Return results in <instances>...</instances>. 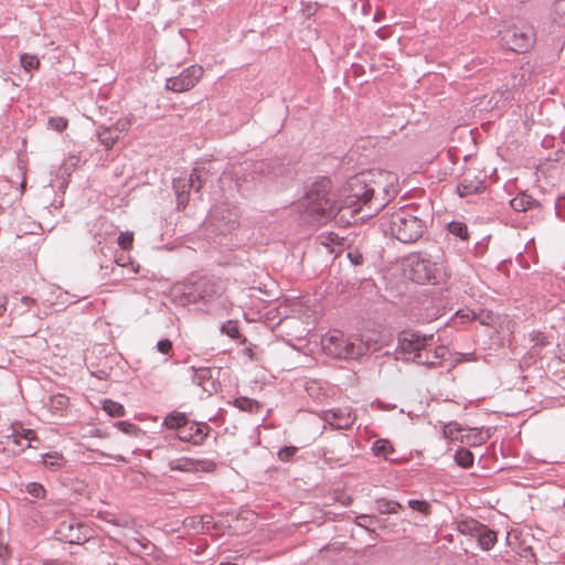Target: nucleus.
Instances as JSON below:
<instances>
[{
  "label": "nucleus",
  "mask_w": 565,
  "mask_h": 565,
  "mask_svg": "<svg viewBox=\"0 0 565 565\" xmlns=\"http://www.w3.org/2000/svg\"><path fill=\"white\" fill-rule=\"evenodd\" d=\"M396 177L387 171L362 172L350 179L348 193L340 202L330 195L331 181L327 178L315 182L300 202V207L311 221H327L345 212L354 213L366 209L367 216L380 212L394 196V181Z\"/></svg>",
  "instance_id": "1"
},
{
  "label": "nucleus",
  "mask_w": 565,
  "mask_h": 565,
  "mask_svg": "<svg viewBox=\"0 0 565 565\" xmlns=\"http://www.w3.org/2000/svg\"><path fill=\"white\" fill-rule=\"evenodd\" d=\"M226 280L214 275L191 274L171 289L173 302L180 306L199 305L206 315H230L232 302L225 295Z\"/></svg>",
  "instance_id": "2"
},
{
  "label": "nucleus",
  "mask_w": 565,
  "mask_h": 565,
  "mask_svg": "<svg viewBox=\"0 0 565 565\" xmlns=\"http://www.w3.org/2000/svg\"><path fill=\"white\" fill-rule=\"evenodd\" d=\"M431 222V215L420 211L418 206L401 207L380 218L383 232L404 244H413L420 239Z\"/></svg>",
  "instance_id": "3"
},
{
  "label": "nucleus",
  "mask_w": 565,
  "mask_h": 565,
  "mask_svg": "<svg viewBox=\"0 0 565 565\" xmlns=\"http://www.w3.org/2000/svg\"><path fill=\"white\" fill-rule=\"evenodd\" d=\"M411 279L419 285H446L451 271L444 252L439 248L435 254L427 252L412 253L406 257Z\"/></svg>",
  "instance_id": "4"
},
{
  "label": "nucleus",
  "mask_w": 565,
  "mask_h": 565,
  "mask_svg": "<svg viewBox=\"0 0 565 565\" xmlns=\"http://www.w3.org/2000/svg\"><path fill=\"white\" fill-rule=\"evenodd\" d=\"M287 170V166L278 158L244 162L234 171L235 184L238 191L245 193L262 182L263 178L276 179L284 175Z\"/></svg>",
  "instance_id": "5"
},
{
  "label": "nucleus",
  "mask_w": 565,
  "mask_h": 565,
  "mask_svg": "<svg viewBox=\"0 0 565 565\" xmlns=\"http://www.w3.org/2000/svg\"><path fill=\"white\" fill-rule=\"evenodd\" d=\"M321 345L327 354L337 359L355 360L367 351L366 344L356 337H347L340 330H330L321 338Z\"/></svg>",
  "instance_id": "6"
},
{
  "label": "nucleus",
  "mask_w": 565,
  "mask_h": 565,
  "mask_svg": "<svg viewBox=\"0 0 565 565\" xmlns=\"http://www.w3.org/2000/svg\"><path fill=\"white\" fill-rule=\"evenodd\" d=\"M434 334L403 331L398 337L399 353L404 359L418 364V360H431Z\"/></svg>",
  "instance_id": "7"
},
{
  "label": "nucleus",
  "mask_w": 565,
  "mask_h": 565,
  "mask_svg": "<svg viewBox=\"0 0 565 565\" xmlns=\"http://www.w3.org/2000/svg\"><path fill=\"white\" fill-rule=\"evenodd\" d=\"M500 40L507 49L516 53H525L535 44L536 33L532 24L519 22L502 30Z\"/></svg>",
  "instance_id": "8"
},
{
  "label": "nucleus",
  "mask_w": 565,
  "mask_h": 565,
  "mask_svg": "<svg viewBox=\"0 0 565 565\" xmlns=\"http://www.w3.org/2000/svg\"><path fill=\"white\" fill-rule=\"evenodd\" d=\"M204 74L201 65L193 64L184 68L178 76L169 77L166 81V88L173 93H183L192 89Z\"/></svg>",
  "instance_id": "9"
},
{
  "label": "nucleus",
  "mask_w": 565,
  "mask_h": 565,
  "mask_svg": "<svg viewBox=\"0 0 565 565\" xmlns=\"http://www.w3.org/2000/svg\"><path fill=\"white\" fill-rule=\"evenodd\" d=\"M458 529L462 534L475 537L479 546L484 551L492 548L497 542L495 532L478 521H462L459 523Z\"/></svg>",
  "instance_id": "10"
},
{
  "label": "nucleus",
  "mask_w": 565,
  "mask_h": 565,
  "mask_svg": "<svg viewBox=\"0 0 565 565\" xmlns=\"http://www.w3.org/2000/svg\"><path fill=\"white\" fill-rule=\"evenodd\" d=\"M352 445L345 435H341L323 449V460L330 466H344L352 458Z\"/></svg>",
  "instance_id": "11"
},
{
  "label": "nucleus",
  "mask_w": 565,
  "mask_h": 565,
  "mask_svg": "<svg viewBox=\"0 0 565 565\" xmlns=\"http://www.w3.org/2000/svg\"><path fill=\"white\" fill-rule=\"evenodd\" d=\"M0 437L18 447L17 450H12L13 452H21L31 447V441L36 438V434L33 429L24 428L22 423L13 422L2 429Z\"/></svg>",
  "instance_id": "12"
},
{
  "label": "nucleus",
  "mask_w": 565,
  "mask_h": 565,
  "mask_svg": "<svg viewBox=\"0 0 565 565\" xmlns=\"http://www.w3.org/2000/svg\"><path fill=\"white\" fill-rule=\"evenodd\" d=\"M213 232L226 235L238 226L237 213L223 206H217L210 214Z\"/></svg>",
  "instance_id": "13"
},
{
  "label": "nucleus",
  "mask_w": 565,
  "mask_h": 565,
  "mask_svg": "<svg viewBox=\"0 0 565 565\" xmlns=\"http://www.w3.org/2000/svg\"><path fill=\"white\" fill-rule=\"evenodd\" d=\"M129 125V120L126 118H120L110 126H98L96 130L98 141L105 147V149H111L122 136V134L128 130Z\"/></svg>",
  "instance_id": "14"
},
{
  "label": "nucleus",
  "mask_w": 565,
  "mask_h": 565,
  "mask_svg": "<svg viewBox=\"0 0 565 565\" xmlns=\"http://www.w3.org/2000/svg\"><path fill=\"white\" fill-rule=\"evenodd\" d=\"M210 430L211 428L206 423L189 419L181 433H177V437L183 443L201 446L207 438Z\"/></svg>",
  "instance_id": "15"
},
{
  "label": "nucleus",
  "mask_w": 565,
  "mask_h": 565,
  "mask_svg": "<svg viewBox=\"0 0 565 565\" xmlns=\"http://www.w3.org/2000/svg\"><path fill=\"white\" fill-rule=\"evenodd\" d=\"M25 491L34 499V501H30L28 503L29 508L34 511L31 515L32 521L38 523L39 521L47 520V514L39 510L40 508L46 505V490L43 484L39 482H29L25 486Z\"/></svg>",
  "instance_id": "16"
},
{
  "label": "nucleus",
  "mask_w": 565,
  "mask_h": 565,
  "mask_svg": "<svg viewBox=\"0 0 565 565\" xmlns=\"http://www.w3.org/2000/svg\"><path fill=\"white\" fill-rule=\"evenodd\" d=\"M82 525L75 519H66L58 523L55 534L60 541L70 544H81L87 541L85 534L82 533Z\"/></svg>",
  "instance_id": "17"
},
{
  "label": "nucleus",
  "mask_w": 565,
  "mask_h": 565,
  "mask_svg": "<svg viewBox=\"0 0 565 565\" xmlns=\"http://www.w3.org/2000/svg\"><path fill=\"white\" fill-rule=\"evenodd\" d=\"M321 418L334 429H349L355 420V415L348 407L331 408L322 412Z\"/></svg>",
  "instance_id": "18"
},
{
  "label": "nucleus",
  "mask_w": 565,
  "mask_h": 565,
  "mask_svg": "<svg viewBox=\"0 0 565 565\" xmlns=\"http://www.w3.org/2000/svg\"><path fill=\"white\" fill-rule=\"evenodd\" d=\"M213 466V462L205 460H196L192 458H177L168 462V467L172 471H200L209 470Z\"/></svg>",
  "instance_id": "19"
},
{
  "label": "nucleus",
  "mask_w": 565,
  "mask_h": 565,
  "mask_svg": "<svg viewBox=\"0 0 565 565\" xmlns=\"http://www.w3.org/2000/svg\"><path fill=\"white\" fill-rule=\"evenodd\" d=\"M486 190L484 179L478 175L465 174L457 185V193L459 196H468L471 194H479Z\"/></svg>",
  "instance_id": "20"
},
{
  "label": "nucleus",
  "mask_w": 565,
  "mask_h": 565,
  "mask_svg": "<svg viewBox=\"0 0 565 565\" xmlns=\"http://www.w3.org/2000/svg\"><path fill=\"white\" fill-rule=\"evenodd\" d=\"M193 188V175H190L189 179H174L173 180V190L177 196V207L178 210H184L189 203L190 199V190Z\"/></svg>",
  "instance_id": "21"
},
{
  "label": "nucleus",
  "mask_w": 565,
  "mask_h": 565,
  "mask_svg": "<svg viewBox=\"0 0 565 565\" xmlns=\"http://www.w3.org/2000/svg\"><path fill=\"white\" fill-rule=\"evenodd\" d=\"M189 372L194 384L201 386L205 392L215 390V384L212 376V370L206 366L194 367L190 366Z\"/></svg>",
  "instance_id": "22"
},
{
  "label": "nucleus",
  "mask_w": 565,
  "mask_h": 565,
  "mask_svg": "<svg viewBox=\"0 0 565 565\" xmlns=\"http://www.w3.org/2000/svg\"><path fill=\"white\" fill-rule=\"evenodd\" d=\"M189 417L185 413L171 412L163 418L162 425L168 429H174L178 433H181L182 428L186 426Z\"/></svg>",
  "instance_id": "23"
},
{
  "label": "nucleus",
  "mask_w": 565,
  "mask_h": 565,
  "mask_svg": "<svg viewBox=\"0 0 565 565\" xmlns=\"http://www.w3.org/2000/svg\"><path fill=\"white\" fill-rule=\"evenodd\" d=\"M510 205L514 211L525 212L527 210L537 207L539 201L526 193H520L510 201Z\"/></svg>",
  "instance_id": "24"
},
{
  "label": "nucleus",
  "mask_w": 565,
  "mask_h": 565,
  "mask_svg": "<svg viewBox=\"0 0 565 565\" xmlns=\"http://www.w3.org/2000/svg\"><path fill=\"white\" fill-rule=\"evenodd\" d=\"M66 460L61 452L52 451L42 455V465L51 471H60L64 468Z\"/></svg>",
  "instance_id": "25"
},
{
  "label": "nucleus",
  "mask_w": 565,
  "mask_h": 565,
  "mask_svg": "<svg viewBox=\"0 0 565 565\" xmlns=\"http://www.w3.org/2000/svg\"><path fill=\"white\" fill-rule=\"evenodd\" d=\"M371 449L374 456L384 459H388V456L394 452V447L387 439H376Z\"/></svg>",
  "instance_id": "26"
},
{
  "label": "nucleus",
  "mask_w": 565,
  "mask_h": 565,
  "mask_svg": "<svg viewBox=\"0 0 565 565\" xmlns=\"http://www.w3.org/2000/svg\"><path fill=\"white\" fill-rule=\"evenodd\" d=\"M235 321L236 320H226V322L221 326L220 330L231 339L245 343L246 338L241 334L238 327L234 323Z\"/></svg>",
  "instance_id": "27"
},
{
  "label": "nucleus",
  "mask_w": 565,
  "mask_h": 565,
  "mask_svg": "<svg viewBox=\"0 0 565 565\" xmlns=\"http://www.w3.org/2000/svg\"><path fill=\"white\" fill-rule=\"evenodd\" d=\"M448 353V349L445 345H438L433 349L431 360H418V365L436 366L441 363Z\"/></svg>",
  "instance_id": "28"
},
{
  "label": "nucleus",
  "mask_w": 565,
  "mask_h": 565,
  "mask_svg": "<svg viewBox=\"0 0 565 565\" xmlns=\"http://www.w3.org/2000/svg\"><path fill=\"white\" fill-rule=\"evenodd\" d=\"M102 408L111 417H120L125 415L124 406L109 398H105L102 402Z\"/></svg>",
  "instance_id": "29"
},
{
  "label": "nucleus",
  "mask_w": 565,
  "mask_h": 565,
  "mask_svg": "<svg viewBox=\"0 0 565 565\" xmlns=\"http://www.w3.org/2000/svg\"><path fill=\"white\" fill-rule=\"evenodd\" d=\"M114 426L120 430L121 433L132 436V437H139L143 434L142 429L135 425L131 422L128 420H119L114 423Z\"/></svg>",
  "instance_id": "30"
},
{
  "label": "nucleus",
  "mask_w": 565,
  "mask_h": 565,
  "mask_svg": "<svg viewBox=\"0 0 565 565\" xmlns=\"http://www.w3.org/2000/svg\"><path fill=\"white\" fill-rule=\"evenodd\" d=\"M455 461L461 468H469L473 463V454L467 448H460L455 452Z\"/></svg>",
  "instance_id": "31"
},
{
  "label": "nucleus",
  "mask_w": 565,
  "mask_h": 565,
  "mask_svg": "<svg viewBox=\"0 0 565 565\" xmlns=\"http://www.w3.org/2000/svg\"><path fill=\"white\" fill-rule=\"evenodd\" d=\"M47 406L55 412H62L68 406V397L63 394L52 395L49 398Z\"/></svg>",
  "instance_id": "32"
},
{
  "label": "nucleus",
  "mask_w": 565,
  "mask_h": 565,
  "mask_svg": "<svg viewBox=\"0 0 565 565\" xmlns=\"http://www.w3.org/2000/svg\"><path fill=\"white\" fill-rule=\"evenodd\" d=\"M402 509V505L393 500H381L377 501V510L382 514H394Z\"/></svg>",
  "instance_id": "33"
},
{
  "label": "nucleus",
  "mask_w": 565,
  "mask_h": 565,
  "mask_svg": "<svg viewBox=\"0 0 565 565\" xmlns=\"http://www.w3.org/2000/svg\"><path fill=\"white\" fill-rule=\"evenodd\" d=\"M448 232L452 234L454 236H457L461 239L468 238V227L465 223L452 221L447 226Z\"/></svg>",
  "instance_id": "34"
},
{
  "label": "nucleus",
  "mask_w": 565,
  "mask_h": 565,
  "mask_svg": "<svg viewBox=\"0 0 565 565\" xmlns=\"http://www.w3.org/2000/svg\"><path fill=\"white\" fill-rule=\"evenodd\" d=\"M21 66L26 72H32L34 70H38L40 67V60L35 55H31L28 53H23L20 56Z\"/></svg>",
  "instance_id": "35"
},
{
  "label": "nucleus",
  "mask_w": 565,
  "mask_h": 565,
  "mask_svg": "<svg viewBox=\"0 0 565 565\" xmlns=\"http://www.w3.org/2000/svg\"><path fill=\"white\" fill-rule=\"evenodd\" d=\"M15 300L18 302L13 303V308L9 312L10 316H15V315L22 316V315H25L26 312L24 310H22V308L23 307H29L34 301L30 297H22L20 299H15Z\"/></svg>",
  "instance_id": "36"
},
{
  "label": "nucleus",
  "mask_w": 565,
  "mask_h": 565,
  "mask_svg": "<svg viewBox=\"0 0 565 565\" xmlns=\"http://www.w3.org/2000/svg\"><path fill=\"white\" fill-rule=\"evenodd\" d=\"M235 405L245 412H254L259 408V404L257 401L248 398V397H239L236 398Z\"/></svg>",
  "instance_id": "37"
},
{
  "label": "nucleus",
  "mask_w": 565,
  "mask_h": 565,
  "mask_svg": "<svg viewBox=\"0 0 565 565\" xmlns=\"http://www.w3.org/2000/svg\"><path fill=\"white\" fill-rule=\"evenodd\" d=\"M550 338H551L550 334H546L545 332H543L541 330H533L530 333V340L534 347L548 344Z\"/></svg>",
  "instance_id": "38"
},
{
  "label": "nucleus",
  "mask_w": 565,
  "mask_h": 565,
  "mask_svg": "<svg viewBox=\"0 0 565 565\" xmlns=\"http://www.w3.org/2000/svg\"><path fill=\"white\" fill-rule=\"evenodd\" d=\"M309 321L307 320V326L306 327H297V328H294L292 330L288 331L286 333V337L289 341L291 340H302L303 338H306V335L308 334V332L310 331V328H309Z\"/></svg>",
  "instance_id": "39"
},
{
  "label": "nucleus",
  "mask_w": 565,
  "mask_h": 565,
  "mask_svg": "<svg viewBox=\"0 0 565 565\" xmlns=\"http://www.w3.org/2000/svg\"><path fill=\"white\" fill-rule=\"evenodd\" d=\"M466 438L471 445H481L486 441L487 436L480 429L471 428L466 434Z\"/></svg>",
  "instance_id": "40"
},
{
  "label": "nucleus",
  "mask_w": 565,
  "mask_h": 565,
  "mask_svg": "<svg viewBox=\"0 0 565 565\" xmlns=\"http://www.w3.org/2000/svg\"><path fill=\"white\" fill-rule=\"evenodd\" d=\"M118 245L124 250H129L134 244V233L132 232H121L117 238Z\"/></svg>",
  "instance_id": "41"
},
{
  "label": "nucleus",
  "mask_w": 565,
  "mask_h": 565,
  "mask_svg": "<svg viewBox=\"0 0 565 565\" xmlns=\"http://www.w3.org/2000/svg\"><path fill=\"white\" fill-rule=\"evenodd\" d=\"M49 126L58 132H62L67 127V120L64 117H51L49 119Z\"/></svg>",
  "instance_id": "42"
},
{
  "label": "nucleus",
  "mask_w": 565,
  "mask_h": 565,
  "mask_svg": "<svg viewBox=\"0 0 565 565\" xmlns=\"http://www.w3.org/2000/svg\"><path fill=\"white\" fill-rule=\"evenodd\" d=\"M297 450L298 449L295 446H286V447L281 448L277 455L281 461L287 462L296 455Z\"/></svg>",
  "instance_id": "43"
},
{
  "label": "nucleus",
  "mask_w": 565,
  "mask_h": 565,
  "mask_svg": "<svg viewBox=\"0 0 565 565\" xmlns=\"http://www.w3.org/2000/svg\"><path fill=\"white\" fill-rule=\"evenodd\" d=\"M408 507L415 511L426 513L429 509V504L423 500H408Z\"/></svg>",
  "instance_id": "44"
},
{
  "label": "nucleus",
  "mask_w": 565,
  "mask_h": 565,
  "mask_svg": "<svg viewBox=\"0 0 565 565\" xmlns=\"http://www.w3.org/2000/svg\"><path fill=\"white\" fill-rule=\"evenodd\" d=\"M348 258L350 259V262L358 266V265H362L363 262H364V257L362 255V253L359 250V249H354V250H350L348 254H347Z\"/></svg>",
  "instance_id": "45"
},
{
  "label": "nucleus",
  "mask_w": 565,
  "mask_h": 565,
  "mask_svg": "<svg viewBox=\"0 0 565 565\" xmlns=\"http://www.w3.org/2000/svg\"><path fill=\"white\" fill-rule=\"evenodd\" d=\"M157 350L162 354H169L172 350V342L168 339H162L157 342Z\"/></svg>",
  "instance_id": "46"
},
{
  "label": "nucleus",
  "mask_w": 565,
  "mask_h": 565,
  "mask_svg": "<svg viewBox=\"0 0 565 565\" xmlns=\"http://www.w3.org/2000/svg\"><path fill=\"white\" fill-rule=\"evenodd\" d=\"M190 175H193V188H195V191H200L203 181L201 180V175L199 173L198 169H193L192 173Z\"/></svg>",
  "instance_id": "47"
},
{
  "label": "nucleus",
  "mask_w": 565,
  "mask_h": 565,
  "mask_svg": "<svg viewBox=\"0 0 565 565\" xmlns=\"http://www.w3.org/2000/svg\"><path fill=\"white\" fill-rule=\"evenodd\" d=\"M371 522H372V519L369 515L356 516V524L359 526L366 529Z\"/></svg>",
  "instance_id": "48"
},
{
  "label": "nucleus",
  "mask_w": 565,
  "mask_h": 565,
  "mask_svg": "<svg viewBox=\"0 0 565 565\" xmlns=\"http://www.w3.org/2000/svg\"><path fill=\"white\" fill-rule=\"evenodd\" d=\"M298 306H299V302H295V303H292V308H291L290 312H288L287 310H285L284 312L278 311V315L285 319L291 318V316L296 312L295 307H298ZM285 309H287V307Z\"/></svg>",
  "instance_id": "49"
},
{
  "label": "nucleus",
  "mask_w": 565,
  "mask_h": 565,
  "mask_svg": "<svg viewBox=\"0 0 565 565\" xmlns=\"http://www.w3.org/2000/svg\"><path fill=\"white\" fill-rule=\"evenodd\" d=\"M555 11L565 15V0H556Z\"/></svg>",
  "instance_id": "50"
},
{
  "label": "nucleus",
  "mask_w": 565,
  "mask_h": 565,
  "mask_svg": "<svg viewBox=\"0 0 565 565\" xmlns=\"http://www.w3.org/2000/svg\"><path fill=\"white\" fill-rule=\"evenodd\" d=\"M450 318H470V315L468 312H463L461 309H457Z\"/></svg>",
  "instance_id": "51"
},
{
  "label": "nucleus",
  "mask_w": 565,
  "mask_h": 565,
  "mask_svg": "<svg viewBox=\"0 0 565 565\" xmlns=\"http://www.w3.org/2000/svg\"><path fill=\"white\" fill-rule=\"evenodd\" d=\"M6 305H7V300L6 299H3V300L0 299V316H3L6 313V311H7Z\"/></svg>",
  "instance_id": "52"
},
{
  "label": "nucleus",
  "mask_w": 565,
  "mask_h": 565,
  "mask_svg": "<svg viewBox=\"0 0 565 565\" xmlns=\"http://www.w3.org/2000/svg\"><path fill=\"white\" fill-rule=\"evenodd\" d=\"M245 354L248 355L250 359H253V350L250 348H246L244 350Z\"/></svg>",
  "instance_id": "53"
},
{
  "label": "nucleus",
  "mask_w": 565,
  "mask_h": 565,
  "mask_svg": "<svg viewBox=\"0 0 565 565\" xmlns=\"http://www.w3.org/2000/svg\"><path fill=\"white\" fill-rule=\"evenodd\" d=\"M113 459L117 460V461H125V458L120 455L118 456H110Z\"/></svg>",
  "instance_id": "54"
},
{
  "label": "nucleus",
  "mask_w": 565,
  "mask_h": 565,
  "mask_svg": "<svg viewBox=\"0 0 565 565\" xmlns=\"http://www.w3.org/2000/svg\"><path fill=\"white\" fill-rule=\"evenodd\" d=\"M370 286V287H374V284L371 282V280H367L366 281V287Z\"/></svg>",
  "instance_id": "55"
},
{
  "label": "nucleus",
  "mask_w": 565,
  "mask_h": 565,
  "mask_svg": "<svg viewBox=\"0 0 565 565\" xmlns=\"http://www.w3.org/2000/svg\"><path fill=\"white\" fill-rule=\"evenodd\" d=\"M481 323L484 326H490V323L487 320H481Z\"/></svg>",
  "instance_id": "56"
},
{
  "label": "nucleus",
  "mask_w": 565,
  "mask_h": 565,
  "mask_svg": "<svg viewBox=\"0 0 565 565\" xmlns=\"http://www.w3.org/2000/svg\"><path fill=\"white\" fill-rule=\"evenodd\" d=\"M282 321V319H279L278 322L276 323V327L280 326Z\"/></svg>",
  "instance_id": "57"
},
{
  "label": "nucleus",
  "mask_w": 565,
  "mask_h": 565,
  "mask_svg": "<svg viewBox=\"0 0 565 565\" xmlns=\"http://www.w3.org/2000/svg\"><path fill=\"white\" fill-rule=\"evenodd\" d=\"M471 318L476 319V318H478V316L475 312H472V317Z\"/></svg>",
  "instance_id": "58"
},
{
  "label": "nucleus",
  "mask_w": 565,
  "mask_h": 565,
  "mask_svg": "<svg viewBox=\"0 0 565 565\" xmlns=\"http://www.w3.org/2000/svg\"><path fill=\"white\" fill-rule=\"evenodd\" d=\"M445 315H446V312H441V313H439V316L437 318H440V317H443Z\"/></svg>",
  "instance_id": "59"
},
{
  "label": "nucleus",
  "mask_w": 565,
  "mask_h": 565,
  "mask_svg": "<svg viewBox=\"0 0 565 565\" xmlns=\"http://www.w3.org/2000/svg\"><path fill=\"white\" fill-rule=\"evenodd\" d=\"M221 565H225V563H221ZM226 565H231V564L228 563V564H226Z\"/></svg>",
  "instance_id": "60"
},
{
  "label": "nucleus",
  "mask_w": 565,
  "mask_h": 565,
  "mask_svg": "<svg viewBox=\"0 0 565 565\" xmlns=\"http://www.w3.org/2000/svg\"><path fill=\"white\" fill-rule=\"evenodd\" d=\"M2 210V207L0 206V211Z\"/></svg>",
  "instance_id": "61"
},
{
  "label": "nucleus",
  "mask_w": 565,
  "mask_h": 565,
  "mask_svg": "<svg viewBox=\"0 0 565 565\" xmlns=\"http://www.w3.org/2000/svg\"><path fill=\"white\" fill-rule=\"evenodd\" d=\"M2 444V441H0V445Z\"/></svg>",
  "instance_id": "62"
},
{
  "label": "nucleus",
  "mask_w": 565,
  "mask_h": 565,
  "mask_svg": "<svg viewBox=\"0 0 565 565\" xmlns=\"http://www.w3.org/2000/svg\"><path fill=\"white\" fill-rule=\"evenodd\" d=\"M45 565H49V564H45Z\"/></svg>",
  "instance_id": "63"
}]
</instances>
